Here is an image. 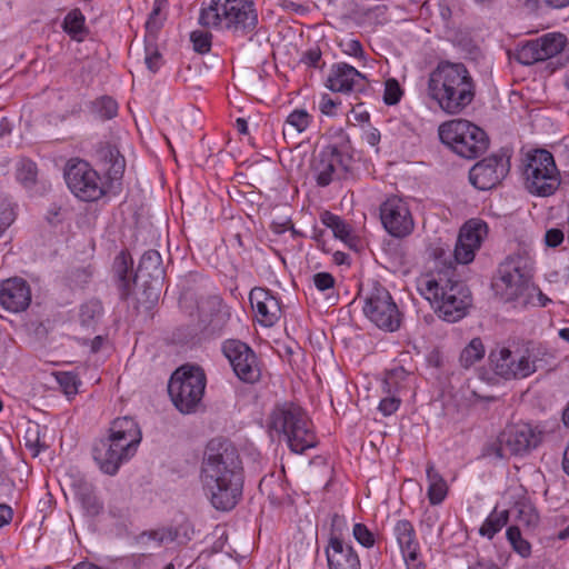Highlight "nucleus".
<instances>
[{
	"label": "nucleus",
	"instance_id": "1",
	"mask_svg": "<svg viewBox=\"0 0 569 569\" xmlns=\"http://www.w3.org/2000/svg\"><path fill=\"white\" fill-rule=\"evenodd\" d=\"M201 482L217 510L229 511L237 506L243 487L242 462L230 441H209L201 463Z\"/></svg>",
	"mask_w": 569,
	"mask_h": 569
},
{
	"label": "nucleus",
	"instance_id": "2",
	"mask_svg": "<svg viewBox=\"0 0 569 569\" xmlns=\"http://www.w3.org/2000/svg\"><path fill=\"white\" fill-rule=\"evenodd\" d=\"M427 90L441 110L458 114L473 101L476 83L463 63L443 60L429 73Z\"/></svg>",
	"mask_w": 569,
	"mask_h": 569
},
{
	"label": "nucleus",
	"instance_id": "3",
	"mask_svg": "<svg viewBox=\"0 0 569 569\" xmlns=\"http://www.w3.org/2000/svg\"><path fill=\"white\" fill-rule=\"evenodd\" d=\"M419 290L430 301L439 318L447 322H457L466 317L472 302L470 290L457 279L452 266L423 277Z\"/></svg>",
	"mask_w": 569,
	"mask_h": 569
},
{
	"label": "nucleus",
	"instance_id": "4",
	"mask_svg": "<svg viewBox=\"0 0 569 569\" xmlns=\"http://www.w3.org/2000/svg\"><path fill=\"white\" fill-rule=\"evenodd\" d=\"M109 431L108 438L96 442L92 455L100 470L113 476L120 466L136 453L141 441V431L130 417L114 419Z\"/></svg>",
	"mask_w": 569,
	"mask_h": 569
},
{
	"label": "nucleus",
	"instance_id": "5",
	"mask_svg": "<svg viewBox=\"0 0 569 569\" xmlns=\"http://www.w3.org/2000/svg\"><path fill=\"white\" fill-rule=\"evenodd\" d=\"M199 23L206 28L248 33L258 24L254 0H210L201 8Z\"/></svg>",
	"mask_w": 569,
	"mask_h": 569
},
{
	"label": "nucleus",
	"instance_id": "6",
	"mask_svg": "<svg viewBox=\"0 0 569 569\" xmlns=\"http://www.w3.org/2000/svg\"><path fill=\"white\" fill-rule=\"evenodd\" d=\"M270 429L282 433L296 453H302L316 446V436L307 413L290 402L277 406L269 419Z\"/></svg>",
	"mask_w": 569,
	"mask_h": 569
},
{
	"label": "nucleus",
	"instance_id": "7",
	"mask_svg": "<svg viewBox=\"0 0 569 569\" xmlns=\"http://www.w3.org/2000/svg\"><path fill=\"white\" fill-rule=\"evenodd\" d=\"M438 133L443 144L466 159L481 156L489 147L487 133L465 119H455L442 123Z\"/></svg>",
	"mask_w": 569,
	"mask_h": 569
},
{
	"label": "nucleus",
	"instance_id": "8",
	"mask_svg": "<svg viewBox=\"0 0 569 569\" xmlns=\"http://www.w3.org/2000/svg\"><path fill=\"white\" fill-rule=\"evenodd\" d=\"M206 383V375L200 367L178 368L168 383V392L174 407L184 415L194 412L204 395Z\"/></svg>",
	"mask_w": 569,
	"mask_h": 569
},
{
	"label": "nucleus",
	"instance_id": "9",
	"mask_svg": "<svg viewBox=\"0 0 569 569\" xmlns=\"http://www.w3.org/2000/svg\"><path fill=\"white\" fill-rule=\"evenodd\" d=\"M365 316L379 329L393 332L401 323L400 311L390 292L377 281L361 288Z\"/></svg>",
	"mask_w": 569,
	"mask_h": 569
},
{
	"label": "nucleus",
	"instance_id": "10",
	"mask_svg": "<svg viewBox=\"0 0 569 569\" xmlns=\"http://www.w3.org/2000/svg\"><path fill=\"white\" fill-rule=\"evenodd\" d=\"M523 174L529 191L538 196H550L560 184L553 156L545 149H538L527 154Z\"/></svg>",
	"mask_w": 569,
	"mask_h": 569
},
{
	"label": "nucleus",
	"instance_id": "11",
	"mask_svg": "<svg viewBox=\"0 0 569 569\" xmlns=\"http://www.w3.org/2000/svg\"><path fill=\"white\" fill-rule=\"evenodd\" d=\"M499 274L493 289L505 302L516 301L530 290V271L527 260L521 256L508 257L501 263Z\"/></svg>",
	"mask_w": 569,
	"mask_h": 569
},
{
	"label": "nucleus",
	"instance_id": "12",
	"mask_svg": "<svg viewBox=\"0 0 569 569\" xmlns=\"http://www.w3.org/2000/svg\"><path fill=\"white\" fill-rule=\"evenodd\" d=\"M543 432L527 422L508 425L498 436L496 455L525 456L535 450L542 441Z\"/></svg>",
	"mask_w": 569,
	"mask_h": 569
},
{
	"label": "nucleus",
	"instance_id": "13",
	"mask_svg": "<svg viewBox=\"0 0 569 569\" xmlns=\"http://www.w3.org/2000/svg\"><path fill=\"white\" fill-rule=\"evenodd\" d=\"M64 179L71 192L82 201H96L104 194L100 176L84 160H69Z\"/></svg>",
	"mask_w": 569,
	"mask_h": 569
},
{
	"label": "nucleus",
	"instance_id": "14",
	"mask_svg": "<svg viewBox=\"0 0 569 569\" xmlns=\"http://www.w3.org/2000/svg\"><path fill=\"white\" fill-rule=\"evenodd\" d=\"M489 361L493 372L506 380L523 379L537 370L529 350L497 347L490 351Z\"/></svg>",
	"mask_w": 569,
	"mask_h": 569
},
{
	"label": "nucleus",
	"instance_id": "15",
	"mask_svg": "<svg viewBox=\"0 0 569 569\" xmlns=\"http://www.w3.org/2000/svg\"><path fill=\"white\" fill-rule=\"evenodd\" d=\"M351 157L337 146L329 144L315 153L310 169L319 187H327L336 180L345 179L349 172Z\"/></svg>",
	"mask_w": 569,
	"mask_h": 569
},
{
	"label": "nucleus",
	"instance_id": "16",
	"mask_svg": "<svg viewBox=\"0 0 569 569\" xmlns=\"http://www.w3.org/2000/svg\"><path fill=\"white\" fill-rule=\"evenodd\" d=\"M510 157L505 152L491 154L470 169L469 180L479 190L497 187L509 173Z\"/></svg>",
	"mask_w": 569,
	"mask_h": 569
},
{
	"label": "nucleus",
	"instance_id": "17",
	"mask_svg": "<svg viewBox=\"0 0 569 569\" xmlns=\"http://www.w3.org/2000/svg\"><path fill=\"white\" fill-rule=\"evenodd\" d=\"M222 352L240 380L248 383L259 380L258 360L248 345L237 339H229L223 342Z\"/></svg>",
	"mask_w": 569,
	"mask_h": 569
},
{
	"label": "nucleus",
	"instance_id": "18",
	"mask_svg": "<svg viewBox=\"0 0 569 569\" xmlns=\"http://www.w3.org/2000/svg\"><path fill=\"white\" fill-rule=\"evenodd\" d=\"M380 219L387 232L396 238H403L413 231L415 222L405 200L390 197L380 206Z\"/></svg>",
	"mask_w": 569,
	"mask_h": 569
},
{
	"label": "nucleus",
	"instance_id": "19",
	"mask_svg": "<svg viewBox=\"0 0 569 569\" xmlns=\"http://www.w3.org/2000/svg\"><path fill=\"white\" fill-rule=\"evenodd\" d=\"M566 41V37L561 33H547L520 46L517 49L516 59L525 66L551 59L563 50Z\"/></svg>",
	"mask_w": 569,
	"mask_h": 569
},
{
	"label": "nucleus",
	"instance_id": "20",
	"mask_svg": "<svg viewBox=\"0 0 569 569\" xmlns=\"http://www.w3.org/2000/svg\"><path fill=\"white\" fill-rule=\"evenodd\" d=\"M326 87L332 92L362 93L368 89L369 82L355 67L340 62L332 64Z\"/></svg>",
	"mask_w": 569,
	"mask_h": 569
},
{
	"label": "nucleus",
	"instance_id": "21",
	"mask_svg": "<svg viewBox=\"0 0 569 569\" xmlns=\"http://www.w3.org/2000/svg\"><path fill=\"white\" fill-rule=\"evenodd\" d=\"M31 302V291L28 282L21 278H10L2 281L0 287V305L10 312L26 310Z\"/></svg>",
	"mask_w": 569,
	"mask_h": 569
},
{
	"label": "nucleus",
	"instance_id": "22",
	"mask_svg": "<svg viewBox=\"0 0 569 569\" xmlns=\"http://www.w3.org/2000/svg\"><path fill=\"white\" fill-rule=\"evenodd\" d=\"M249 300L260 325L272 327L280 319V303L270 290L256 287L250 291Z\"/></svg>",
	"mask_w": 569,
	"mask_h": 569
},
{
	"label": "nucleus",
	"instance_id": "23",
	"mask_svg": "<svg viewBox=\"0 0 569 569\" xmlns=\"http://www.w3.org/2000/svg\"><path fill=\"white\" fill-rule=\"evenodd\" d=\"M329 569H360V560L351 546L331 537L326 550Z\"/></svg>",
	"mask_w": 569,
	"mask_h": 569
},
{
	"label": "nucleus",
	"instance_id": "24",
	"mask_svg": "<svg viewBox=\"0 0 569 569\" xmlns=\"http://www.w3.org/2000/svg\"><path fill=\"white\" fill-rule=\"evenodd\" d=\"M393 532L405 560L417 561L419 543L412 523L408 520H399L393 528Z\"/></svg>",
	"mask_w": 569,
	"mask_h": 569
},
{
	"label": "nucleus",
	"instance_id": "25",
	"mask_svg": "<svg viewBox=\"0 0 569 569\" xmlns=\"http://www.w3.org/2000/svg\"><path fill=\"white\" fill-rule=\"evenodd\" d=\"M97 156L103 163L110 179L117 180L123 176L126 160L116 146L109 142L100 143L97 148Z\"/></svg>",
	"mask_w": 569,
	"mask_h": 569
},
{
	"label": "nucleus",
	"instance_id": "26",
	"mask_svg": "<svg viewBox=\"0 0 569 569\" xmlns=\"http://www.w3.org/2000/svg\"><path fill=\"white\" fill-rule=\"evenodd\" d=\"M77 500L89 516H98L103 506L94 492L93 486L87 480L79 478L71 485Z\"/></svg>",
	"mask_w": 569,
	"mask_h": 569
},
{
	"label": "nucleus",
	"instance_id": "27",
	"mask_svg": "<svg viewBox=\"0 0 569 569\" xmlns=\"http://www.w3.org/2000/svg\"><path fill=\"white\" fill-rule=\"evenodd\" d=\"M163 276L164 270L160 253L157 250H148L141 257L133 281H139L140 279L162 281Z\"/></svg>",
	"mask_w": 569,
	"mask_h": 569
},
{
	"label": "nucleus",
	"instance_id": "28",
	"mask_svg": "<svg viewBox=\"0 0 569 569\" xmlns=\"http://www.w3.org/2000/svg\"><path fill=\"white\" fill-rule=\"evenodd\" d=\"M131 264L132 261L124 251H121L114 259L113 270L122 299H127L131 295L132 284L137 282L133 281V277L131 276Z\"/></svg>",
	"mask_w": 569,
	"mask_h": 569
},
{
	"label": "nucleus",
	"instance_id": "29",
	"mask_svg": "<svg viewBox=\"0 0 569 569\" xmlns=\"http://www.w3.org/2000/svg\"><path fill=\"white\" fill-rule=\"evenodd\" d=\"M428 491L427 496L432 506L441 503L448 493V486L443 477L436 470L432 463L427 465Z\"/></svg>",
	"mask_w": 569,
	"mask_h": 569
},
{
	"label": "nucleus",
	"instance_id": "30",
	"mask_svg": "<svg viewBox=\"0 0 569 569\" xmlns=\"http://www.w3.org/2000/svg\"><path fill=\"white\" fill-rule=\"evenodd\" d=\"M487 223L480 220H469L460 229L457 241L467 242L480 248L485 237L487 236Z\"/></svg>",
	"mask_w": 569,
	"mask_h": 569
},
{
	"label": "nucleus",
	"instance_id": "31",
	"mask_svg": "<svg viewBox=\"0 0 569 569\" xmlns=\"http://www.w3.org/2000/svg\"><path fill=\"white\" fill-rule=\"evenodd\" d=\"M321 222L332 230L336 238L342 240L349 247H352V242L355 241L352 229L339 216L325 211L321 214Z\"/></svg>",
	"mask_w": 569,
	"mask_h": 569
},
{
	"label": "nucleus",
	"instance_id": "32",
	"mask_svg": "<svg viewBox=\"0 0 569 569\" xmlns=\"http://www.w3.org/2000/svg\"><path fill=\"white\" fill-rule=\"evenodd\" d=\"M103 315V307L100 300L89 299L79 308V321L82 327L94 329Z\"/></svg>",
	"mask_w": 569,
	"mask_h": 569
},
{
	"label": "nucleus",
	"instance_id": "33",
	"mask_svg": "<svg viewBox=\"0 0 569 569\" xmlns=\"http://www.w3.org/2000/svg\"><path fill=\"white\" fill-rule=\"evenodd\" d=\"M208 305L210 306L211 312V319L208 322L207 329L209 333H219L223 327L226 326L230 315L228 310L222 305L221 300L217 297L211 298L208 301Z\"/></svg>",
	"mask_w": 569,
	"mask_h": 569
},
{
	"label": "nucleus",
	"instance_id": "34",
	"mask_svg": "<svg viewBox=\"0 0 569 569\" xmlns=\"http://www.w3.org/2000/svg\"><path fill=\"white\" fill-rule=\"evenodd\" d=\"M486 353L485 346L480 338H473L461 351L459 362L461 367L468 369L480 361Z\"/></svg>",
	"mask_w": 569,
	"mask_h": 569
},
{
	"label": "nucleus",
	"instance_id": "35",
	"mask_svg": "<svg viewBox=\"0 0 569 569\" xmlns=\"http://www.w3.org/2000/svg\"><path fill=\"white\" fill-rule=\"evenodd\" d=\"M311 117L303 109L293 110L287 118L283 134L301 133L310 124Z\"/></svg>",
	"mask_w": 569,
	"mask_h": 569
},
{
	"label": "nucleus",
	"instance_id": "36",
	"mask_svg": "<svg viewBox=\"0 0 569 569\" xmlns=\"http://www.w3.org/2000/svg\"><path fill=\"white\" fill-rule=\"evenodd\" d=\"M508 522V511H497L493 510L483 525L480 527V535L483 537H488L491 539L498 531L501 530L502 527H505Z\"/></svg>",
	"mask_w": 569,
	"mask_h": 569
},
{
	"label": "nucleus",
	"instance_id": "37",
	"mask_svg": "<svg viewBox=\"0 0 569 569\" xmlns=\"http://www.w3.org/2000/svg\"><path fill=\"white\" fill-rule=\"evenodd\" d=\"M63 30L73 39L82 40V34L86 32L84 16L79 9L71 10L63 20Z\"/></svg>",
	"mask_w": 569,
	"mask_h": 569
},
{
	"label": "nucleus",
	"instance_id": "38",
	"mask_svg": "<svg viewBox=\"0 0 569 569\" xmlns=\"http://www.w3.org/2000/svg\"><path fill=\"white\" fill-rule=\"evenodd\" d=\"M507 539L511 543L513 550L521 557L526 558L530 555L531 546L521 537V532L518 527L512 526L507 529Z\"/></svg>",
	"mask_w": 569,
	"mask_h": 569
},
{
	"label": "nucleus",
	"instance_id": "39",
	"mask_svg": "<svg viewBox=\"0 0 569 569\" xmlns=\"http://www.w3.org/2000/svg\"><path fill=\"white\" fill-rule=\"evenodd\" d=\"M17 179L26 187H29L36 182L37 179V166L30 160H22L17 168Z\"/></svg>",
	"mask_w": 569,
	"mask_h": 569
},
{
	"label": "nucleus",
	"instance_id": "40",
	"mask_svg": "<svg viewBox=\"0 0 569 569\" xmlns=\"http://www.w3.org/2000/svg\"><path fill=\"white\" fill-rule=\"evenodd\" d=\"M56 378L66 396L77 395L80 381L76 375L72 372H59Z\"/></svg>",
	"mask_w": 569,
	"mask_h": 569
},
{
	"label": "nucleus",
	"instance_id": "41",
	"mask_svg": "<svg viewBox=\"0 0 569 569\" xmlns=\"http://www.w3.org/2000/svg\"><path fill=\"white\" fill-rule=\"evenodd\" d=\"M403 94V91L399 84V82L390 78L386 80L385 82V92H383V102L388 106H395L397 104L401 97Z\"/></svg>",
	"mask_w": 569,
	"mask_h": 569
},
{
	"label": "nucleus",
	"instance_id": "42",
	"mask_svg": "<svg viewBox=\"0 0 569 569\" xmlns=\"http://www.w3.org/2000/svg\"><path fill=\"white\" fill-rule=\"evenodd\" d=\"M479 250L478 247L467 243V242H456L453 256L458 263L467 264L475 259L476 251Z\"/></svg>",
	"mask_w": 569,
	"mask_h": 569
},
{
	"label": "nucleus",
	"instance_id": "43",
	"mask_svg": "<svg viewBox=\"0 0 569 569\" xmlns=\"http://www.w3.org/2000/svg\"><path fill=\"white\" fill-rule=\"evenodd\" d=\"M194 51L207 53L211 49V34L207 31L196 30L190 34Z\"/></svg>",
	"mask_w": 569,
	"mask_h": 569
},
{
	"label": "nucleus",
	"instance_id": "44",
	"mask_svg": "<svg viewBox=\"0 0 569 569\" xmlns=\"http://www.w3.org/2000/svg\"><path fill=\"white\" fill-rule=\"evenodd\" d=\"M97 107L100 118L104 120L112 119L117 116L118 103L110 97H102L100 100H98Z\"/></svg>",
	"mask_w": 569,
	"mask_h": 569
},
{
	"label": "nucleus",
	"instance_id": "45",
	"mask_svg": "<svg viewBox=\"0 0 569 569\" xmlns=\"http://www.w3.org/2000/svg\"><path fill=\"white\" fill-rule=\"evenodd\" d=\"M353 537L363 547L370 548L375 545L373 533L363 523H356L353 526Z\"/></svg>",
	"mask_w": 569,
	"mask_h": 569
},
{
	"label": "nucleus",
	"instance_id": "46",
	"mask_svg": "<svg viewBox=\"0 0 569 569\" xmlns=\"http://www.w3.org/2000/svg\"><path fill=\"white\" fill-rule=\"evenodd\" d=\"M168 6L167 0H154L152 10L149 14V18L146 22V27L148 30H158L160 28L161 21L159 16L161 11Z\"/></svg>",
	"mask_w": 569,
	"mask_h": 569
},
{
	"label": "nucleus",
	"instance_id": "47",
	"mask_svg": "<svg viewBox=\"0 0 569 569\" xmlns=\"http://www.w3.org/2000/svg\"><path fill=\"white\" fill-rule=\"evenodd\" d=\"M24 440L26 448L30 450L33 457H37L40 453V451L46 448L44 445L40 442L38 427L36 428L34 431L29 429L27 431Z\"/></svg>",
	"mask_w": 569,
	"mask_h": 569
},
{
	"label": "nucleus",
	"instance_id": "48",
	"mask_svg": "<svg viewBox=\"0 0 569 569\" xmlns=\"http://www.w3.org/2000/svg\"><path fill=\"white\" fill-rule=\"evenodd\" d=\"M143 281L147 301L153 303L158 300L162 281H153L150 279H141Z\"/></svg>",
	"mask_w": 569,
	"mask_h": 569
},
{
	"label": "nucleus",
	"instance_id": "49",
	"mask_svg": "<svg viewBox=\"0 0 569 569\" xmlns=\"http://www.w3.org/2000/svg\"><path fill=\"white\" fill-rule=\"evenodd\" d=\"M144 62L151 72H157L161 67V54L156 48H146Z\"/></svg>",
	"mask_w": 569,
	"mask_h": 569
},
{
	"label": "nucleus",
	"instance_id": "50",
	"mask_svg": "<svg viewBox=\"0 0 569 569\" xmlns=\"http://www.w3.org/2000/svg\"><path fill=\"white\" fill-rule=\"evenodd\" d=\"M313 283L320 291H326L333 287L335 278L329 272H318L313 276Z\"/></svg>",
	"mask_w": 569,
	"mask_h": 569
},
{
	"label": "nucleus",
	"instance_id": "51",
	"mask_svg": "<svg viewBox=\"0 0 569 569\" xmlns=\"http://www.w3.org/2000/svg\"><path fill=\"white\" fill-rule=\"evenodd\" d=\"M339 104V101L333 100L329 94L325 93L321 96L319 109L323 114L332 117L336 114V109Z\"/></svg>",
	"mask_w": 569,
	"mask_h": 569
},
{
	"label": "nucleus",
	"instance_id": "52",
	"mask_svg": "<svg viewBox=\"0 0 569 569\" xmlns=\"http://www.w3.org/2000/svg\"><path fill=\"white\" fill-rule=\"evenodd\" d=\"M399 405V399L395 397H388L380 401L379 410L383 413V416H390L398 410Z\"/></svg>",
	"mask_w": 569,
	"mask_h": 569
},
{
	"label": "nucleus",
	"instance_id": "53",
	"mask_svg": "<svg viewBox=\"0 0 569 569\" xmlns=\"http://www.w3.org/2000/svg\"><path fill=\"white\" fill-rule=\"evenodd\" d=\"M546 244L548 247H557L563 241V232L560 229H550L545 236Z\"/></svg>",
	"mask_w": 569,
	"mask_h": 569
},
{
	"label": "nucleus",
	"instance_id": "54",
	"mask_svg": "<svg viewBox=\"0 0 569 569\" xmlns=\"http://www.w3.org/2000/svg\"><path fill=\"white\" fill-rule=\"evenodd\" d=\"M343 51H345V53L356 57V58H360L363 56V48H362L361 43L358 40H353V39L348 40L345 43Z\"/></svg>",
	"mask_w": 569,
	"mask_h": 569
},
{
	"label": "nucleus",
	"instance_id": "55",
	"mask_svg": "<svg viewBox=\"0 0 569 569\" xmlns=\"http://www.w3.org/2000/svg\"><path fill=\"white\" fill-rule=\"evenodd\" d=\"M148 540H153L157 542V546H160L163 541V533L158 531H150L143 532L137 538L139 543H146Z\"/></svg>",
	"mask_w": 569,
	"mask_h": 569
},
{
	"label": "nucleus",
	"instance_id": "56",
	"mask_svg": "<svg viewBox=\"0 0 569 569\" xmlns=\"http://www.w3.org/2000/svg\"><path fill=\"white\" fill-rule=\"evenodd\" d=\"M321 59V51L319 49H311L306 52L303 61L310 67H317Z\"/></svg>",
	"mask_w": 569,
	"mask_h": 569
},
{
	"label": "nucleus",
	"instance_id": "57",
	"mask_svg": "<svg viewBox=\"0 0 569 569\" xmlns=\"http://www.w3.org/2000/svg\"><path fill=\"white\" fill-rule=\"evenodd\" d=\"M13 517V511L8 505H0V528L8 525Z\"/></svg>",
	"mask_w": 569,
	"mask_h": 569
},
{
	"label": "nucleus",
	"instance_id": "58",
	"mask_svg": "<svg viewBox=\"0 0 569 569\" xmlns=\"http://www.w3.org/2000/svg\"><path fill=\"white\" fill-rule=\"evenodd\" d=\"M528 2H532L533 4H539L543 2L547 7L553 9H561L569 6V0H527Z\"/></svg>",
	"mask_w": 569,
	"mask_h": 569
},
{
	"label": "nucleus",
	"instance_id": "59",
	"mask_svg": "<svg viewBox=\"0 0 569 569\" xmlns=\"http://www.w3.org/2000/svg\"><path fill=\"white\" fill-rule=\"evenodd\" d=\"M366 142L370 144L371 147H376L380 141V132L378 129H371L369 132L366 133Z\"/></svg>",
	"mask_w": 569,
	"mask_h": 569
},
{
	"label": "nucleus",
	"instance_id": "60",
	"mask_svg": "<svg viewBox=\"0 0 569 569\" xmlns=\"http://www.w3.org/2000/svg\"><path fill=\"white\" fill-rule=\"evenodd\" d=\"M103 342H104V338L102 336L94 337L91 341V351L98 352L101 349Z\"/></svg>",
	"mask_w": 569,
	"mask_h": 569
},
{
	"label": "nucleus",
	"instance_id": "61",
	"mask_svg": "<svg viewBox=\"0 0 569 569\" xmlns=\"http://www.w3.org/2000/svg\"><path fill=\"white\" fill-rule=\"evenodd\" d=\"M236 127H237V130L242 133V134H246L248 132V123L244 119L242 118H238L237 121H236Z\"/></svg>",
	"mask_w": 569,
	"mask_h": 569
},
{
	"label": "nucleus",
	"instance_id": "62",
	"mask_svg": "<svg viewBox=\"0 0 569 569\" xmlns=\"http://www.w3.org/2000/svg\"><path fill=\"white\" fill-rule=\"evenodd\" d=\"M562 469L569 476V448L563 453Z\"/></svg>",
	"mask_w": 569,
	"mask_h": 569
},
{
	"label": "nucleus",
	"instance_id": "63",
	"mask_svg": "<svg viewBox=\"0 0 569 569\" xmlns=\"http://www.w3.org/2000/svg\"><path fill=\"white\" fill-rule=\"evenodd\" d=\"M473 569H500L498 566L496 565H488V563H477L476 567Z\"/></svg>",
	"mask_w": 569,
	"mask_h": 569
},
{
	"label": "nucleus",
	"instance_id": "64",
	"mask_svg": "<svg viewBox=\"0 0 569 569\" xmlns=\"http://www.w3.org/2000/svg\"><path fill=\"white\" fill-rule=\"evenodd\" d=\"M73 569H101L100 567L92 563H81L76 566Z\"/></svg>",
	"mask_w": 569,
	"mask_h": 569
}]
</instances>
